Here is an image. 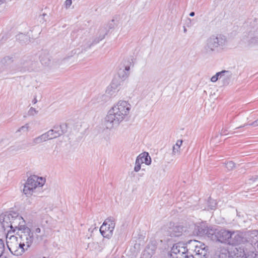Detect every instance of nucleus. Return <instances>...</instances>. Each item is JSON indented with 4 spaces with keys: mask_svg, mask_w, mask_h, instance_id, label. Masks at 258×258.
<instances>
[{
    "mask_svg": "<svg viewBox=\"0 0 258 258\" xmlns=\"http://www.w3.org/2000/svg\"><path fill=\"white\" fill-rule=\"evenodd\" d=\"M183 31H184V33H185V32H186V31H187L185 27H184V30H183Z\"/></svg>",
    "mask_w": 258,
    "mask_h": 258,
    "instance_id": "obj_38",
    "label": "nucleus"
},
{
    "mask_svg": "<svg viewBox=\"0 0 258 258\" xmlns=\"http://www.w3.org/2000/svg\"><path fill=\"white\" fill-rule=\"evenodd\" d=\"M137 158L139 159V160L143 161V163H144L147 165H149L151 163V158L148 152H144L140 154Z\"/></svg>",
    "mask_w": 258,
    "mask_h": 258,
    "instance_id": "obj_19",
    "label": "nucleus"
},
{
    "mask_svg": "<svg viewBox=\"0 0 258 258\" xmlns=\"http://www.w3.org/2000/svg\"><path fill=\"white\" fill-rule=\"evenodd\" d=\"M219 79H221L224 85L228 84L229 81L232 77V73L229 71H222L219 72Z\"/></svg>",
    "mask_w": 258,
    "mask_h": 258,
    "instance_id": "obj_18",
    "label": "nucleus"
},
{
    "mask_svg": "<svg viewBox=\"0 0 258 258\" xmlns=\"http://www.w3.org/2000/svg\"><path fill=\"white\" fill-rule=\"evenodd\" d=\"M195 12H191L189 14V16L190 17H194L195 16Z\"/></svg>",
    "mask_w": 258,
    "mask_h": 258,
    "instance_id": "obj_37",
    "label": "nucleus"
},
{
    "mask_svg": "<svg viewBox=\"0 0 258 258\" xmlns=\"http://www.w3.org/2000/svg\"><path fill=\"white\" fill-rule=\"evenodd\" d=\"M244 254V248L241 247H232L230 249L221 248L218 253V258H235V256Z\"/></svg>",
    "mask_w": 258,
    "mask_h": 258,
    "instance_id": "obj_10",
    "label": "nucleus"
},
{
    "mask_svg": "<svg viewBox=\"0 0 258 258\" xmlns=\"http://www.w3.org/2000/svg\"><path fill=\"white\" fill-rule=\"evenodd\" d=\"M5 251V244L2 239H0V257L3 255Z\"/></svg>",
    "mask_w": 258,
    "mask_h": 258,
    "instance_id": "obj_30",
    "label": "nucleus"
},
{
    "mask_svg": "<svg viewBox=\"0 0 258 258\" xmlns=\"http://www.w3.org/2000/svg\"><path fill=\"white\" fill-rule=\"evenodd\" d=\"M101 34L99 36L97 39H95L92 44H97L101 40L105 38V35H106V32L105 31L104 29H101Z\"/></svg>",
    "mask_w": 258,
    "mask_h": 258,
    "instance_id": "obj_25",
    "label": "nucleus"
},
{
    "mask_svg": "<svg viewBox=\"0 0 258 258\" xmlns=\"http://www.w3.org/2000/svg\"><path fill=\"white\" fill-rule=\"evenodd\" d=\"M72 0H66V5L67 7H70L72 5Z\"/></svg>",
    "mask_w": 258,
    "mask_h": 258,
    "instance_id": "obj_35",
    "label": "nucleus"
},
{
    "mask_svg": "<svg viewBox=\"0 0 258 258\" xmlns=\"http://www.w3.org/2000/svg\"><path fill=\"white\" fill-rule=\"evenodd\" d=\"M130 70V67L126 66L125 67L124 70H120L118 72V74L120 77L122 79H125L128 75V71Z\"/></svg>",
    "mask_w": 258,
    "mask_h": 258,
    "instance_id": "obj_23",
    "label": "nucleus"
},
{
    "mask_svg": "<svg viewBox=\"0 0 258 258\" xmlns=\"http://www.w3.org/2000/svg\"><path fill=\"white\" fill-rule=\"evenodd\" d=\"M210 238L213 241L228 244L229 238L231 235V231L225 229H217L213 228L209 233Z\"/></svg>",
    "mask_w": 258,
    "mask_h": 258,
    "instance_id": "obj_8",
    "label": "nucleus"
},
{
    "mask_svg": "<svg viewBox=\"0 0 258 258\" xmlns=\"http://www.w3.org/2000/svg\"><path fill=\"white\" fill-rule=\"evenodd\" d=\"M17 234L19 236L20 244L27 250L31 246L34 239L33 233L29 227H23L20 231H18Z\"/></svg>",
    "mask_w": 258,
    "mask_h": 258,
    "instance_id": "obj_7",
    "label": "nucleus"
},
{
    "mask_svg": "<svg viewBox=\"0 0 258 258\" xmlns=\"http://www.w3.org/2000/svg\"><path fill=\"white\" fill-rule=\"evenodd\" d=\"M183 141L182 140H178L177 141L176 143L173 147L172 153L174 155L179 154L180 153V148L182 145Z\"/></svg>",
    "mask_w": 258,
    "mask_h": 258,
    "instance_id": "obj_21",
    "label": "nucleus"
},
{
    "mask_svg": "<svg viewBox=\"0 0 258 258\" xmlns=\"http://www.w3.org/2000/svg\"><path fill=\"white\" fill-rule=\"evenodd\" d=\"M63 133V130H48L46 133L35 138L33 140V142L35 144H39L47 140L56 138Z\"/></svg>",
    "mask_w": 258,
    "mask_h": 258,
    "instance_id": "obj_11",
    "label": "nucleus"
},
{
    "mask_svg": "<svg viewBox=\"0 0 258 258\" xmlns=\"http://www.w3.org/2000/svg\"><path fill=\"white\" fill-rule=\"evenodd\" d=\"M12 60L9 57L3 58L0 62V72H8L12 67Z\"/></svg>",
    "mask_w": 258,
    "mask_h": 258,
    "instance_id": "obj_16",
    "label": "nucleus"
},
{
    "mask_svg": "<svg viewBox=\"0 0 258 258\" xmlns=\"http://www.w3.org/2000/svg\"><path fill=\"white\" fill-rule=\"evenodd\" d=\"M33 234H35V238L38 240V241H40V240H42L43 238H44V234H41V230L40 228L39 227H36V228H34V229L33 230Z\"/></svg>",
    "mask_w": 258,
    "mask_h": 258,
    "instance_id": "obj_20",
    "label": "nucleus"
},
{
    "mask_svg": "<svg viewBox=\"0 0 258 258\" xmlns=\"http://www.w3.org/2000/svg\"><path fill=\"white\" fill-rule=\"evenodd\" d=\"M247 125L249 126H248V127H249L250 126L252 127L258 126V119L254 121V122H253L251 124H248L246 125V126Z\"/></svg>",
    "mask_w": 258,
    "mask_h": 258,
    "instance_id": "obj_33",
    "label": "nucleus"
},
{
    "mask_svg": "<svg viewBox=\"0 0 258 258\" xmlns=\"http://www.w3.org/2000/svg\"><path fill=\"white\" fill-rule=\"evenodd\" d=\"M34 123L33 122H29L28 123H26L24 125L22 126L21 128V129H28L29 128H33L34 127V126H33Z\"/></svg>",
    "mask_w": 258,
    "mask_h": 258,
    "instance_id": "obj_31",
    "label": "nucleus"
},
{
    "mask_svg": "<svg viewBox=\"0 0 258 258\" xmlns=\"http://www.w3.org/2000/svg\"><path fill=\"white\" fill-rule=\"evenodd\" d=\"M119 83L113 80L110 85L107 87L106 93L110 97L115 96L119 91Z\"/></svg>",
    "mask_w": 258,
    "mask_h": 258,
    "instance_id": "obj_15",
    "label": "nucleus"
},
{
    "mask_svg": "<svg viewBox=\"0 0 258 258\" xmlns=\"http://www.w3.org/2000/svg\"><path fill=\"white\" fill-rule=\"evenodd\" d=\"M225 167L228 170H232L235 167V163L231 161L227 162L225 163Z\"/></svg>",
    "mask_w": 258,
    "mask_h": 258,
    "instance_id": "obj_28",
    "label": "nucleus"
},
{
    "mask_svg": "<svg viewBox=\"0 0 258 258\" xmlns=\"http://www.w3.org/2000/svg\"><path fill=\"white\" fill-rule=\"evenodd\" d=\"M99 97H100V98H101H101L105 97V95H101V96H99Z\"/></svg>",
    "mask_w": 258,
    "mask_h": 258,
    "instance_id": "obj_39",
    "label": "nucleus"
},
{
    "mask_svg": "<svg viewBox=\"0 0 258 258\" xmlns=\"http://www.w3.org/2000/svg\"><path fill=\"white\" fill-rule=\"evenodd\" d=\"M101 101H100V100H98L97 102H100Z\"/></svg>",
    "mask_w": 258,
    "mask_h": 258,
    "instance_id": "obj_40",
    "label": "nucleus"
},
{
    "mask_svg": "<svg viewBox=\"0 0 258 258\" xmlns=\"http://www.w3.org/2000/svg\"><path fill=\"white\" fill-rule=\"evenodd\" d=\"M115 226L114 219L109 217L105 220L100 228V232L103 237L108 239L112 237Z\"/></svg>",
    "mask_w": 258,
    "mask_h": 258,
    "instance_id": "obj_9",
    "label": "nucleus"
},
{
    "mask_svg": "<svg viewBox=\"0 0 258 258\" xmlns=\"http://www.w3.org/2000/svg\"><path fill=\"white\" fill-rule=\"evenodd\" d=\"M239 127H241V126H240V127H237V128H239Z\"/></svg>",
    "mask_w": 258,
    "mask_h": 258,
    "instance_id": "obj_41",
    "label": "nucleus"
},
{
    "mask_svg": "<svg viewBox=\"0 0 258 258\" xmlns=\"http://www.w3.org/2000/svg\"><path fill=\"white\" fill-rule=\"evenodd\" d=\"M157 249V243L155 241L150 242L145 249V254H148V256H152L155 252Z\"/></svg>",
    "mask_w": 258,
    "mask_h": 258,
    "instance_id": "obj_17",
    "label": "nucleus"
},
{
    "mask_svg": "<svg viewBox=\"0 0 258 258\" xmlns=\"http://www.w3.org/2000/svg\"><path fill=\"white\" fill-rule=\"evenodd\" d=\"M17 39L22 43H27L29 41V36L23 33L18 35Z\"/></svg>",
    "mask_w": 258,
    "mask_h": 258,
    "instance_id": "obj_24",
    "label": "nucleus"
},
{
    "mask_svg": "<svg viewBox=\"0 0 258 258\" xmlns=\"http://www.w3.org/2000/svg\"><path fill=\"white\" fill-rule=\"evenodd\" d=\"M183 231V227L179 225H172L170 224V226L168 229V234L171 237H178L182 234Z\"/></svg>",
    "mask_w": 258,
    "mask_h": 258,
    "instance_id": "obj_14",
    "label": "nucleus"
},
{
    "mask_svg": "<svg viewBox=\"0 0 258 258\" xmlns=\"http://www.w3.org/2000/svg\"><path fill=\"white\" fill-rule=\"evenodd\" d=\"M6 243L10 252L15 255H20L25 250V248H23L20 244L18 237L11 234L8 235V233L6 237Z\"/></svg>",
    "mask_w": 258,
    "mask_h": 258,
    "instance_id": "obj_6",
    "label": "nucleus"
},
{
    "mask_svg": "<svg viewBox=\"0 0 258 258\" xmlns=\"http://www.w3.org/2000/svg\"><path fill=\"white\" fill-rule=\"evenodd\" d=\"M131 105L126 101L120 100L108 111L105 117L107 128L117 127L129 115Z\"/></svg>",
    "mask_w": 258,
    "mask_h": 258,
    "instance_id": "obj_2",
    "label": "nucleus"
},
{
    "mask_svg": "<svg viewBox=\"0 0 258 258\" xmlns=\"http://www.w3.org/2000/svg\"><path fill=\"white\" fill-rule=\"evenodd\" d=\"M208 247L204 243L190 240L184 245L181 242L174 244L171 248L172 258H203L208 252Z\"/></svg>",
    "mask_w": 258,
    "mask_h": 258,
    "instance_id": "obj_1",
    "label": "nucleus"
},
{
    "mask_svg": "<svg viewBox=\"0 0 258 258\" xmlns=\"http://www.w3.org/2000/svg\"><path fill=\"white\" fill-rule=\"evenodd\" d=\"M210 230H213L212 227H209L206 222L202 221L195 225L194 232L198 235H206L210 238L209 234Z\"/></svg>",
    "mask_w": 258,
    "mask_h": 258,
    "instance_id": "obj_13",
    "label": "nucleus"
},
{
    "mask_svg": "<svg viewBox=\"0 0 258 258\" xmlns=\"http://www.w3.org/2000/svg\"><path fill=\"white\" fill-rule=\"evenodd\" d=\"M37 102H38V100H37V98H36V97L35 96V97L34 98L33 100H32V103H33L34 104H36Z\"/></svg>",
    "mask_w": 258,
    "mask_h": 258,
    "instance_id": "obj_36",
    "label": "nucleus"
},
{
    "mask_svg": "<svg viewBox=\"0 0 258 258\" xmlns=\"http://www.w3.org/2000/svg\"><path fill=\"white\" fill-rule=\"evenodd\" d=\"M228 130H221V132H220V136H224V135H226L228 134Z\"/></svg>",
    "mask_w": 258,
    "mask_h": 258,
    "instance_id": "obj_34",
    "label": "nucleus"
},
{
    "mask_svg": "<svg viewBox=\"0 0 258 258\" xmlns=\"http://www.w3.org/2000/svg\"><path fill=\"white\" fill-rule=\"evenodd\" d=\"M143 164V161L139 160L137 157L135 162V166L134 167V171L137 172L140 171L141 168V164Z\"/></svg>",
    "mask_w": 258,
    "mask_h": 258,
    "instance_id": "obj_27",
    "label": "nucleus"
},
{
    "mask_svg": "<svg viewBox=\"0 0 258 258\" xmlns=\"http://www.w3.org/2000/svg\"><path fill=\"white\" fill-rule=\"evenodd\" d=\"M73 122L72 121H70L68 122H62L60 123L59 125H57L55 126L56 128H59V129H65L67 128H72L74 127L73 126Z\"/></svg>",
    "mask_w": 258,
    "mask_h": 258,
    "instance_id": "obj_22",
    "label": "nucleus"
},
{
    "mask_svg": "<svg viewBox=\"0 0 258 258\" xmlns=\"http://www.w3.org/2000/svg\"><path fill=\"white\" fill-rule=\"evenodd\" d=\"M0 222L4 231H7L8 235L14 233L16 230L21 231L23 227H27L25 225V221L22 217L15 212L0 215Z\"/></svg>",
    "mask_w": 258,
    "mask_h": 258,
    "instance_id": "obj_3",
    "label": "nucleus"
},
{
    "mask_svg": "<svg viewBox=\"0 0 258 258\" xmlns=\"http://www.w3.org/2000/svg\"><path fill=\"white\" fill-rule=\"evenodd\" d=\"M231 235L229 238L228 244L234 245V247H240L239 245L245 241L243 233L239 231H231ZM242 247V246H241ZM242 248H243L242 247Z\"/></svg>",
    "mask_w": 258,
    "mask_h": 258,
    "instance_id": "obj_12",
    "label": "nucleus"
},
{
    "mask_svg": "<svg viewBox=\"0 0 258 258\" xmlns=\"http://www.w3.org/2000/svg\"><path fill=\"white\" fill-rule=\"evenodd\" d=\"M38 113V111L32 107H30L28 111V114L30 116H34L37 114Z\"/></svg>",
    "mask_w": 258,
    "mask_h": 258,
    "instance_id": "obj_29",
    "label": "nucleus"
},
{
    "mask_svg": "<svg viewBox=\"0 0 258 258\" xmlns=\"http://www.w3.org/2000/svg\"><path fill=\"white\" fill-rule=\"evenodd\" d=\"M219 72H218L215 75L213 76L211 78V82H216L218 79H219V77H220V74H219Z\"/></svg>",
    "mask_w": 258,
    "mask_h": 258,
    "instance_id": "obj_32",
    "label": "nucleus"
},
{
    "mask_svg": "<svg viewBox=\"0 0 258 258\" xmlns=\"http://www.w3.org/2000/svg\"><path fill=\"white\" fill-rule=\"evenodd\" d=\"M248 43L250 44H258V36L256 34L251 35L248 40Z\"/></svg>",
    "mask_w": 258,
    "mask_h": 258,
    "instance_id": "obj_26",
    "label": "nucleus"
},
{
    "mask_svg": "<svg viewBox=\"0 0 258 258\" xmlns=\"http://www.w3.org/2000/svg\"><path fill=\"white\" fill-rule=\"evenodd\" d=\"M45 179L36 175H32L28 178L23 188V192L27 197L32 195L34 189L37 187H42Z\"/></svg>",
    "mask_w": 258,
    "mask_h": 258,
    "instance_id": "obj_4",
    "label": "nucleus"
},
{
    "mask_svg": "<svg viewBox=\"0 0 258 258\" xmlns=\"http://www.w3.org/2000/svg\"><path fill=\"white\" fill-rule=\"evenodd\" d=\"M226 42V38L224 36L221 35L217 36H212L207 40L206 44L204 47L205 52L207 53H211L218 47L225 46Z\"/></svg>",
    "mask_w": 258,
    "mask_h": 258,
    "instance_id": "obj_5",
    "label": "nucleus"
}]
</instances>
